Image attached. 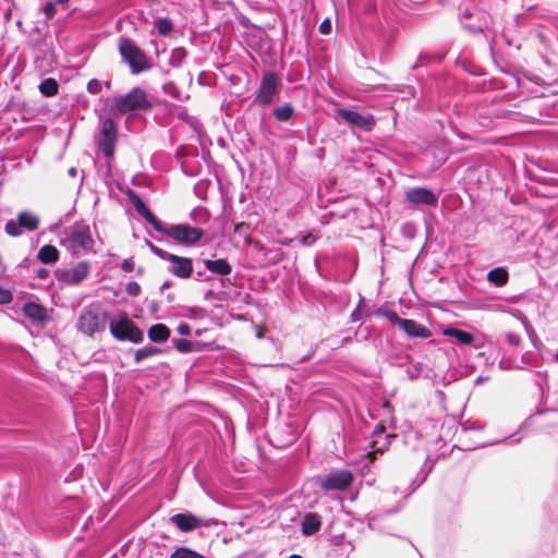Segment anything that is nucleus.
I'll return each instance as SVG.
<instances>
[{"mask_svg": "<svg viewBox=\"0 0 558 558\" xmlns=\"http://www.w3.org/2000/svg\"><path fill=\"white\" fill-rule=\"evenodd\" d=\"M62 243L75 257L94 252V240L88 226H75Z\"/></svg>", "mask_w": 558, "mask_h": 558, "instance_id": "nucleus-1", "label": "nucleus"}, {"mask_svg": "<svg viewBox=\"0 0 558 558\" xmlns=\"http://www.w3.org/2000/svg\"><path fill=\"white\" fill-rule=\"evenodd\" d=\"M119 51L122 59L129 64L133 74H138L150 68L149 60L145 52L131 39L123 37L120 38Z\"/></svg>", "mask_w": 558, "mask_h": 558, "instance_id": "nucleus-2", "label": "nucleus"}, {"mask_svg": "<svg viewBox=\"0 0 558 558\" xmlns=\"http://www.w3.org/2000/svg\"><path fill=\"white\" fill-rule=\"evenodd\" d=\"M150 251L159 258L169 263L168 271L180 279H189L193 272V260L169 253L154 244H149Z\"/></svg>", "mask_w": 558, "mask_h": 558, "instance_id": "nucleus-3", "label": "nucleus"}, {"mask_svg": "<svg viewBox=\"0 0 558 558\" xmlns=\"http://www.w3.org/2000/svg\"><path fill=\"white\" fill-rule=\"evenodd\" d=\"M114 108L119 113L125 114L148 110L150 102L143 89L134 88L125 96L114 97Z\"/></svg>", "mask_w": 558, "mask_h": 558, "instance_id": "nucleus-4", "label": "nucleus"}, {"mask_svg": "<svg viewBox=\"0 0 558 558\" xmlns=\"http://www.w3.org/2000/svg\"><path fill=\"white\" fill-rule=\"evenodd\" d=\"M160 233H163L177 242L185 245H193L201 240L204 231L201 228L189 225H163Z\"/></svg>", "mask_w": 558, "mask_h": 558, "instance_id": "nucleus-5", "label": "nucleus"}, {"mask_svg": "<svg viewBox=\"0 0 558 558\" xmlns=\"http://www.w3.org/2000/svg\"><path fill=\"white\" fill-rule=\"evenodd\" d=\"M111 335L121 341L128 340L134 343L143 341L144 336L128 316H122L118 320H111L109 324Z\"/></svg>", "mask_w": 558, "mask_h": 558, "instance_id": "nucleus-6", "label": "nucleus"}, {"mask_svg": "<svg viewBox=\"0 0 558 558\" xmlns=\"http://www.w3.org/2000/svg\"><path fill=\"white\" fill-rule=\"evenodd\" d=\"M106 319V313L87 307L78 316L77 328L81 332L90 336L105 329Z\"/></svg>", "mask_w": 558, "mask_h": 558, "instance_id": "nucleus-7", "label": "nucleus"}, {"mask_svg": "<svg viewBox=\"0 0 558 558\" xmlns=\"http://www.w3.org/2000/svg\"><path fill=\"white\" fill-rule=\"evenodd\" d=\"M90 271V264L88 262H80L73 267L62 268L56 270V277L60 282L69 286H75L84 281Z\"/></svg>", "mask_w": 558, "mask_h": 558, "instance_id": "nucleus-8", "label": "nucleus"}, {"mask_svg": "<svg viewBox=\"0 0 558 558\" xmlns=\"http://www.w3.org/2000/svg\"><path fill=\"white\" fill-rule=\"evenodd\" d=\"M278 84L279 80L275 73H265L259 85L258 94L255 97V102L262 107L271 104L278 93Z\"/></svg>", "mask_w": 558, "mask_h": 558, "instance_id": "nucleus-9", "label": "nucleus"}, {"mask_svg": "<svg viewBox=\"0 0 558 558\" xmlns=\"http://www.w3.org/2000/svg\"><path fill=\"white\" fill-rule=\"evenodd\" d=\"M39 226V219L36 215L22 211L17 215L16 220H9L5 223L4 230L11 236H19L22 234V229L34 231Z\"/></svg>", "mask_w": 558, "mask_h": 558, "instance_id": "nucleus-10", "label": "nucleus"}, {"mask_svg": "<svg viewBox=\"0 0 558 558\" xmlns=\"http://www.w3.org/2000/svg\"><path fill=\"white\" fill-rule=\"evenodd\" d=\"M337 114L350 126L364 131H371L375 125V118L372 114H361L356 111L343 108L338 109Z\"/></svg>", "mask_w": 558, "mask_h": 558, "instance_id": "nucleus-11", "label": "nucleus"}, {"mask_svg": "<svg viewBox=\"0 0 558 558\" xmlns=\"http://www.w3.org/2000/svg\"><path fill=\"white\" fill-rule=\"evenodd\" d=\"M352 482V473L347 470H340L329 473L322 480L320 486L326 490H344Z\"/></svg>", "mask_w": 558, "mask_h": 558, "instance_id": "nucleus-12", "label": "nucleus"}, {"mask_svg": "<svg viewBox=\"0 0 558 558\" xmlns=\"http://www.w3.org/2000/svg\"><path fill=\"white\" fill-rule=\"evenodd\" d=\"M117 128L112 119H105L101 123V140L99 146L107 157L113 155Z\"/></svg>", "mask_w": 558, "mask_h": 558, "instance_id": "nucleus-13", "label": "nucleus"}, {"mask_svg": "<svg viewBox=\"0 0 558 558\" xmlns=\"http://www.w3.org/2000/svg\"><path fill=\"white\" fill-rule=\"evenodd\" d=\"M170 521L182 532H191L198 526H208V520L198 518L192 513H178L170 518Z\"/></svg>", "mask_w": 558, "mask_h": 558, "instance_id": "nucleus-14", "label": "nucleus"}, {"mask_svg": "<svg viewBox=\"0 0 558 558\" xmlns=\"http://www.w3.org/2000/svg\"><path fill=\"white\" fill-rule=\"evenodd\" d=\"M405 198L415 205L436 206L437 196L425 187H413L405 192Z\"/></svg>", "mask_w": 558, "mask_h": 558, "instance_id": "nucleus-15", "label": "nucleus"}, {"mask_svg": "<svg viewBox=\"0 0 558 558\" xmlns=\"http://www.w3.org/2000/svg\"><path fill=\"white\" fill-rule=\"evenodd\" d=\"M400 329H402L407 336L411 337V338H422V339H427L428 337H430V331L429 329H427L425 326L416 323L415 320L413 319H405L400 322Z\"/></svg>", "mask_w": 558, "mask_h": 558, "instance_id": "nucleus-16", "label": "nucleus"}, {"mask_svg": "<svg viewBox=\"0 0 558 558\" xmlns=\"http://www.w3.org/2000/svg\"><path fill=\"white\" fill-rule=\"evenodd\" d=\"M133 205L137 214L141 215L156 231L160 232L163 228V222L158 220L147 208L144 202L140 197L133 198Z\"/></svg>", "mask_w": 558, "mask_h": 558, "instance_id": "nucleus-17", "label": "nucleus"}, {"mask_svg": "<svg viewBox=\"0 0 558 558\" xmlns=\"http://www.w3.org/2000/svg\"><path fill=\"white\" fill-rule=\"evenodd\" d=\"M320 526L322 520L317 513H306L302 520L301 532L305 536H311L317 533Z\"/></svg>", "mask_w": 558, "mask_h": 558, "instance_id": "nucleus-18", "label": "nucleus"}, {"mask_svg": "<svg viewBox=\"0 0 558 558\" xmlns=\"http://www.w3.org/2000/svg\"><path fill=\"white\" fill-rule=\"evenodd\" d=\"M204 266L206 269L213 274L227 276L231 274L232 267L226 259H204L203 260Z\"/></svg>", "mask_w": 558, "mask_h": 558, "instance_id": "nucleus-19", "label": "nucleus"}, {"mask_svg": "<svg viewBox=\"0 0 558 558\" xmlns=\"http://www.w3.org/2000/svg\"><path fill=\"white\" fill-rule=\"evenodd\" d=\"M23 313L29 319L38 323L44 322L47 317L46 310L41 305L33 302L26 303L23 306Z\"/></svg>", "mask_w": 558, "mask_h": 558, "instance_id": "nucleus-20", "label": "nucleus"}, {"mask_svg": "<svg viewBox=\"0 0 558 558\" xmlns=\"http://www.w3.org/2000/svg\"><path fill=\"white\" fill-rule=\"evenodd\" d=\"M148 338L153 342H165L170 337V329L165 324H155L148 329Z\"/></svg>", "mask_w": 558, "mask_h": 558, "instance_id": "nucleus-21", "label": "nucleus"}, {"mask_svg": "<svg viewBox=\"0 0 558 558\" xmlns=\"http://www.w3.org/2000/svg\"><path fill=\"white\" fill-rule=\"evenodd\" d=\"M37 257L44 264H54L59 259V251L56 246L47 244L39 250Z\"/></svg>", "mask_w": 558, "mask_h": 558, "instance_id": "nucleus-22", "label": "nucleus"}, {"mask_svg": "<svg viewBox=\"0 0 558 558\" xmlns=\"http://www.w3.org/2000/svg\"><path fill=\"white\" fill-rule=\"evenodd\" d=\"M442 335L454 338L461 344H471L474 340L472 333L452 327L444 329Z\"/></svg>", "mask_w": 558, "mask_h": 558, "instance_id": "nucleus-23", "label": "nucleus"}, {"mask_svg": "<svg viewBox=\"0 0 558 558\" xmlns=\"http://www.w3.org/2000/svg\"><path fill=\"white\" fill-rule=\"evenodd\" d=\"M487 278L496 287H502L508 281V272L502 268H495L488 272Z\"/></svg>", "mask_w": 558, "mask_h": 558, "instance_id": "nucleus-24", "label": "nucleus"}, {"mask_svg": "<svg viewBox=\"0 0 558 558\" xmlns=\"http://www.w3.org/2000/svg\"><path fill=\"white\" fill-rule=\"evenodd\" d=\"M39 90L45 96H53L58 93V83L53 78H46L40 83Z\"/></svg>", "mask_w": 558, "mask_h": 558, "instance_id": "nucleus-25", "label": "nucleus"}, {"mask_svg": "<svg viewBox=\"0 0 558 558\" xmlns=\"http://www.w3.org/2000/svg\"><path fill=\"white\" fill-rule=\"evenodd\" d=\"M160 353H161V350L156 347H145V348L138 349L135 352L134 360L136 363H140L147 357H150V356H154V355H157Z\"/></svg>", "mask_w": 558, "mask_h": 558, "instance_id": "nucleus-26", "label": "nucleus"}, {"mask_svg": "<svg viewBox=\"0 0 558 558\" xmlns=\"http://www.w3.org/2000/svg\"><path fill=\"white\" fill-rule=\"evenodd\" d=\"M275 118L280 122H286L293 116V108L290 105L277 107L274 111Z\"/></svg>", "mask_w": 558, "mask_h": 558, "instance_id": "nucleus-27", "label": "nucleus"}, {"mask_svg": "<svg viewBox=\"0 0 558 558\" xmlns=\"http://www.w3.org/2000/svg\"><path fill=\"white\" fill-rule=\"evenodd\" d=\"M155 26L160 35L167 36L171 33L173 25L170 20L161 17L155 21Z\"/></svg>", "mask_w": 558, "mask_h": 558, "instance_id": "nucleus-28", "label": "nucleus"}, {"mask_svg": "<svg viewBox=\"0 0 558 558\" xmlns=\"http://www.w3.org/2000/svg\"><path fill=\"white\" fill-rule=\"evenodd\" d=\"M173 344L177 348L178 351L182 353H189L192 352L194 349V344L185 339H174Z\"/></svg>", "mask_w": 558, "mask_h": 558, "instance_id": "nucleus-29", "label": "nucleus"}, {"mask_svg": "<svg viewBox=\"0 0 558 558\" xmlns=\"http://www.w3.org/2000/svg\"><path fill=\"white\" fill-rule=\"evenodd\" d=\"M56 2L54 1H48L45 7H44V12L47 16V19H52L53 15L56 14L57 12V9H56Z\"/></svg>", "mask_w": 558, "mask_h": 558, "instance_id": "nucleus-30", "label": "nucleus"}, {"mask_svg": "<svg viewBox=\"0 0 558 558\" xmlns=\"http://www.w3.org/2000/svg\"><path fill=\"white\" fill-rule=\"evenodd\" d=\"M87 90L90 93V94H98L100 90H101V82L98 81V80H90L88 83H87Z\"/></svg>", "mask_w": 558, "mask_h": 558, "instance_id": "nucleus-31", "label": "nucleus"}, {"mask_svg": "<svg viewBox=\"0 0 558 558\" xmlns=\"http://www.w3.org/2000/svg\"><path fill=\"white\" fill-rule=\"evenodd\" d=\"M385 316L389 319L390 323L396 324L400 327V322L404 320V318H400L398 314L393 311H387Z\"/></svg>", "mask_w": 558, "mask_h": 558, "instance_id": "nucleus-32", "label": "nucleus"}, {"mask_svg": "<svg viewBox=\"0 0 558 558\" xmlns=\"http://www.w3.org/2000/svg\"><path fill=\"white\" fill-rule=\"evenodd\" d=\"M126 292L131 295H137L141 292V287L135 281L129 282L126 286Z\"/></svg>", "mask_w": 558, "mask_h": 558, "instance_id": "nucleus-33", "label": "nucleus"}, {"mask_svg": "<svg viewBox=\"0 0 558 558\" xmlns=\"http://www.w3.org/2000/svg\"><path fill=\"white\" fill-rule=\"evenodd\" d=\"M12 301V294L8 290L0 289V303L5 304Z\"/></svg>", "mask_w": 558, "mask_h": 558, "instance_id": "nucleus-34", "label": "nucleus"}, {"mask_svg": "<svg viewBox=\"0 0 558 558\" xmlns=\"http://www.w3.org/2000/svg\"><path fill=\"white\" fill-rule=\"evenodd\" d=\"M316 241V236H314L313 234L308 233L306 235H303L301 238V243L305 246H310V245H313Z\"/></svg>", "mask_w": 558, "mask_h": 558, "instance_id": "nucleus-35", "label": "nucleus"}, {"mask_svg": "<svg viewBox=\"0 0 558 558\" xmlns=\"http://www.w3.org/2000/svg\"><path fill=\"white\" fill-rule=\"evenodd\" d=\"M177 330L181 336H189L191 333V327L186 323H181Z\"/></svg>", "mask_w": 558, "mask_h": 558, "instance_id": "nucleus-36", "label": "nucleus"}, {"mask_svg": "<svg viewBox=\"0 0 558 558\" xmlns=\"http://www.w3.org/2000/svg\"><path fill=\"white\" fill-rule=\"evenodd\" d=\"M319 31L323 34H329L331 31V22L329 20L323 21L319 26Z\"/></svg>", "mask_w": 558, "mask_h": 558, "instance_id": "nucleus-37", "label": "nucleus"}, {"mask_svg": "<svg viewBox=\"0 0 558 558\" xmlns=\"http://www.w3.org/2000/svg\"><path fill=\"white\" fill-rule=\"evenodd\" d=\"M68 174H69L70 177H72V178H75V177H77L78 171H77V169H76V168L72 167V168H70V169L68 170Z\"/></svg>", "mask_w": 558, "mask_h": 558, "instance_id": "nucleus-38", "label": "nucleus"}, {"mask_svg": "<svg viewBox=\"0 0 558 558\" xmlns=\"http://www.w3.org/2000/svg\"><path fill=\"white\" fill-rule=\"evenodd\" d=\"M123 268L128 271H130L132 269V262H129V260H125L123 263Z\"/></svg>", "mask_w": 558, "mask_h": 558, "instance_id": "nucleus-39", "label": "nucleus"}, {"mask_svg": "<svg viewBox=\"0 0 558 558\" xmlns=\"http://www.w3.org/2000/svg\"><path fill=\"white\" fill-rule=\"evenodd\" d=\"M351 317H352V320H354V322H355V320H357V319H359V311H357V310H355V311L352 313Z\"/></svg>", "mask_w": 558, "mask_h": 558, "instance_id": "nucleus-40", "label": "nucleus"}, {"mask_svg": "<svg viewBox=\"0 0 558 558\" xmlns=\"http://www.w3.org/2000/svg\"><path fill=\"white\" fill-rule=\"evenodd\" d=\"M56 4H66L69 0H54Z\"/></svg>", "mask_w": 558, "mask_h": 558, "instance_id": "nucleus-41", "label": "nucleus"}, {"mask_svg": "<svg viewBox=\"0 0 558 558\" xmlns=\"http://www.w3.org/2000/svg\"><path fill=\"white\" fill-rule=\"evenodd\" d=\"M169 287H170V282H169V281H166V282H163V283H162V286H161V290H165V289H167V288H169Z\"/></svg>", "mask_w": 558, "mask_h": 558, "instance_id": "nucleus-42", "label": "nucleus"}, {"mask_svg": "<svg viewBox=\"0 0 558 558\" xmlns=\"http://www.w3.org/2000/svg\"><path fill=\"white\" fill-rule=\"evenodd\" d=\"M46 274H47V270H46V269H40V270L38 271V275H39L40 277H44Z\"/></svg>", "mask_w": 558, "mask_h": 558, "instance_id": "nucleus-43", "label": "nucleus"}, {"mask_svg": "<svg viewBox=\"0 0 558 558\" xmlns=\"http://www.w3.org/2000/svg\"><path fill=\"white\" fill-rule=\"evenodd\" d=\"M289 558H302V557L299 555H291Z\"/></svg>", "mask_w": 558, "mask_h": 558, "instance_id": "nucleus-44", "label": "nucleus"}]
</instances>
